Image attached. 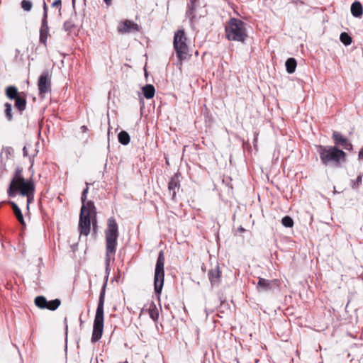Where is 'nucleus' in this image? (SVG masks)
<instances>
[{"mask_svg":"<svg viewBox=\"0 0 363 363\" xmlns=\"http://www.w3.org/2000/svg\"><path fill=\"white\" fill-rule=\"evenodd\" d=\"M35 182L33 175L26 179L23 174V168L17 167L13 174L7 194L9 197H14L17 194L27 198L28 206L34 201Z\"/></svg>","mask_w":363,"mask_h":363,"instance_id":"f257e3e1","label":"nucleus"},{"mask_svg":"<svg viewBox=\"0 0 363 363\" xmlns=\"http://www.w3.org/2000/svg\"><path fill=\"white\" fill-rule=\"evenodd\" d=\"M321 162L325 166L340 167L345 162L347 155L336 146L316 145Z\"/></svg>","mask_w":363,"mask_h":363,"instance_id":"f03ea898","label":"nucleus"},{"mask_svg":"<svg viewBox=\"0 0 363 363\" xmlns=\"http://www.w3.org/2000/svg\"><path fill=\"white\" fill-rule=\"evenodd\" d=\"M106 240V264L109 266L111 259H114L116 252L117 240L119 235L118 225L114 217L107 220V226L105 230Z\"/></svg>","mask_w":363,"mask_h":363,"instance_id":"7ed1b4c3","label":"nucleus"},{"mask_svg":"<svg viewBox=\"0 0 363 363\" xmlns=\"http://www.w3.org/2000/svg\"><path fill=\"white\" fill-rule=\"evenodd\" d=\"M106 285L107 279L104 283L103 287L99 295V303L96 308L93 325V332L91 336L92 342H96L99 341L103 335L104 322V303Z\"/></svg>","mask_w":363,"mask_h":363,"instance_id":"20e7f679","label":"nucleus"},{"mask_svg":"<svg viewBox=\"0 0 363 363\" xmlns=\"http://www.w3.org/2000/svg\"><path fill=\"white\" fill-rule=\"evenodd\" d=\"M225 33L226 38L230 41L244 43L248 37L246 23L235 18H230L226 23Z\"/></svg>","mask_w":363,"mask_h":363,"instance_id":"39448f33","label":"nucleus"},{"mask_svg":"<svg viewBox=\"0 0 363 363\" xmlns=\"http://www.w3.org/2000/svg\"><path fill=\"white\" fill-rule=\"evenodd\" d=\"M173 46L180 65L182 64V61L187 60L191 56V55L189 54V49L187 45V38L184 30H178L175 32Z\"/></svg>","mask_w":363,"mask_h":363,"instance_id":"423d86ee","label":"nucleus"},{"mask_svg":"<svg viewBox=\"0 0 363 363\" xmlns=\"http://www.w3.org/2000/svg\"><path fill=\"white\" fill-rule=\"evenodd\" d=\"M164 262L165 258L163 251H160L156 262L154 275V289L157 294H160L164 285Z\"/></svg>","mask_w":363,"mask_h":363,"instance_id":"0eeeda50","label":"nucleus"},{"mask_svg":"<svg viewBox=\"0 0 363 363\" xmlns=\"http://www.w3.org/2000/svg\"><path fill=\"white\" fill-rule=\"evenodd\" d=\"M6 95L11 99L15 100V108L22 113L26 108V94L24 92H18V89L14 86H9L6 89Z\"/></svg>","mask_w":363,"mask_h":363,"instance_id":"6e6552de","label":"nucleus"},{"mask_svg":"<svg viewBox=\"0 0 363 363\" xmlns=\"http://www.w3.org/2000/svg\"><path fill=\"white\" fill-rule=\"evenodd\" d=\"M50 78L48 71H44L39 77L38 86L39 95L41 98L45 97L46 94L51 92Z\"/></svg>","mask_w":363,"mask_h":363,"instance_id":"1a4fd4ad","label":"nucleus"},{"mask_svg":"<svg viewBox=\"0 0 363 363\" xmlns=\"http://www.w3.org/2000/svg\"><path fill=\"white\" fill-rule=\"evenodd\" d=\"M35 304L40 309L55 311L60 306L61 301L58 298L48 301L45 297L39 296L35 298Z\"/></svg>","mask_w":363,"mask_h":363,"instance_id":"9d476101","label":"nucleus"},{"mask_svg":"<svg viewBox=\"0 0 363 363\" xmlns=\"http://www.w3.org/2000/svg\"><path fill=\"white\" fill-rule=\"evenodd\" d=\"M332 138L334 141L335 146H341L342 148L347 150H352V145L349 140L343 136L340 133L334 131L332 135Z\"/></svg>","mask_w":363,"mask_h":363,"instance_id":"9b49d317","label":"nucleus"},{"mask_svg":"<svg viewBox=\"0 0 363 363\" xmlns=\"http://www.w3.org/2000/svg\"><path fill=\"white\" fill-rule=\"evenodd\" d=\"M180 177L181 174L176 173L170 178L168 183V191L173 201L176 199L177 191L180 189Z\"/></svg>","mask_w":363,"mask_h":363,"instance_id":"f8f14e48","label":"nucleus"},{"mask_svg":"<svg viewBox=\"0 0 363 363\" xmlns=\"http://www.w3.org/2000/svg\"><path fill=\"white\" fill-rule=\"evenodd\" d=\"M91 218L87 215H79V230L81 235L87 236L90 232Z\"/></svg>","mask_w":363,"mask_h":363,"instance_id":"ddd939ff","label":"nucleus"},{"mask_svg":"<svg viewBox=\"0 0 363 363\" xmlns=\"http://www.w3.org/2000/svg\"><path fill=\"white\" fill-rule=\"evenodd\" d=\"M279 281L278 279L268 280L264 278H259L257 288L259 290L269 291L274 286H279Z\"/></svg>","mask_w":363,"mask_h":363,"instance_id":"4468645a","label":"nucleus"},{"mask_svg":"<svg viewBox=\"0 0 363 363\" xmlns=\"http://www.w3.org/2000/svg\"><path fill=\"white\" fill-rule=\"evenodd\" d=\"M82 206L81 208L80 213L82 215H87L91 217H96V210L94 203L92 201H82Z\"/></svg>","mask_w":363,"mask_h":363,"instance_id":"2eb2a0df","label":"nucleus"},{"mask_svg":"<svg viewBox=\"0 0 363 363\" xmlns=\"http://www.w3.org/2000/svg\"><path fill=\"white\" fill-rule=\"evenodd\" d=\"M208 279L212 285H218L220 281L221 271L217 264L215 268L211 269L208 273Z\"/></svg>","mask_w":363,"mask_h":363,"instance_id":"dca6fc26","label":"nucleus"},{"mask_svg":"<svg viewBox=\"0 0 363 363\" xmlns=\"http://www.w3.org/2000/svg\"><path fill=\"white\" fill-rule=\"evenodd\" d=\"M49 34L48 22L45 20H42L41 27L40 29V42L45 45L47 43V39Z\"/></svg>","mask_w":363,"mask_h":363,"instance_id":"f3484780","label":"nucleus"},{"mask_svg":"<svg viewBox=\"0 0 363 363\" xmlns=\"http://www.w3.org/2000/svg\"><path fill=\"white\" fill-rule=\"evenodd\" d=\"M137 26V24L131 22L130 21L126 20L120 24L118 28V30L122 34L127 33L130 32L133 29L136 28Z\"/></svg>","mask_w":363,"mask_h":363,"instance_id":"a211bd4d","label":"nucleus"},{"mask_svg":"<svg viewBox=\"0 0 363 363\" xmlns=\"http://www.w3.org/2000/svg\"><path fill=\"white\" fill-rule=\"evenodd\" d=\"M350 11L352 16L355 18H361L363 15V6L358 1H355L352 4Z\"/></svg>","mask_w":363,"mask_h":363,"instance_id":"6ab92c4d","label":"nucleus"},{"mask_svg":"<svg viewBox=\"0 0 363 363\" xmlns=\"http://www.w3.org/2000/svg\"><path fill=\"white\" fill-rule=\"evenodd\" d=\"M9 204L11 205V208L13 209V213L16 216V217L17 220H18V222L22 225H25V221H24V219H23V214L21 213V209L17 206V204L16 203L13 202V201H9Z\"/></svg>","mask_w":363,"mask_h":363,"instance_id":"aec40b11","label":"nucleus"},{"mask_svg":"<svg viewBox=\"0 0 363 363\" xmlns=\"http://www.w3.org/2000/svg\"><path fill=\"white\" fill-rule=\"evenodd\" d=\"M143 93L144 96L147 99L153 98L155 93L154 86L152 84H146L144 87H143Z\"/></svg>","mask_w":363,"mask_h":363,"instance_id":"412c9836","label":"nucleus"},{"mask_svg":"<svg viewBox=\"0 0 363 363\" xmlns=\"http://www.w3.org/2000/svg\"><path fill=\"white\" fill-rule=\"evenodd\" d=\"M285 65H286V71L288 73L292 74L295 72L297 63H296V60L294 58H293V57L289 58L286 60Z\"/></svg>","mask_w":363,"mask_h":363,"instance_id":"4be33fe9","label":"nucleus"},{"mask_svg":"<svg viewBox=\"0 0 363 363\" xmlns=\"http://www.w3.org/2000/svg\"><path fill=\"white\" fill-rule=\"evenodd\" d=\"M118 138L119 143L123 145H128L130 140V138L128 133L125 130H122L119 133V134L118 135Z\"/></svg>","mask_w":363,"mask_h":363,"instance_id":"5701e85b","label":"nucleus"},{"mask_svg":"<svg viewBox=\"0 0 363 363\" xmlns=\"http://www.w3.org/2000/svg\"><path fill=\"white\" fill-rule=\"evenodd\" d=\"M147 310L150 318L155 321L157 320L159 313L156 305L154 303H151Z\"/></svg>","mask_w":363,"mask_h":363,"instance_id":"b1692460","label":"nucleus"},{"mask_svg":"<svg viewBox=\"0 0 363 363\" xmlns=\"http://www.w3.org/2000/svg\"><path fill=\"white\" fill-rule=\"evenodd\" d=\"M340 40L345 45H350L352 42L350 35H349V34L345 32H343L340 34Z\"/></svg>","mask_w":363,"mask_h":363,"instance_id":"393cba45","label":"nucleus"},{"mask_svg":"<svg viewBox=\"0 0 363 363\" xmlns=\"http://www.w3.org/2000/svg\"><path fill=\"white\" fill-rule=\"evenodd\" d=\"M362 182V174H359L355 180L351 181V186L353 189H357Z\"/></svg>","mask_w":363,"mask_h":363,"instance_id":"a878e982","label":"nucleus"},{"mask_svg":"<svg viewBox=\"0 0 363 363\" xmlns=\"http://www.w3.org/2000/svg\"><path fill=\"white\" fill-rule=\"evenodd\" d=\"M281 223L286 228H291L294 225V220L290 216H286L281 219Z\"/></svg>","mask_w":363,"mask_h":363,"instance_id":"bb28decb","label":"nucleus"},{"mask_svg":"<svg viewBox=\"0 0 363 363\" xmlns=\"http://www.w3.org/2000/svg\"><path fill=\"white\" fill-rule=\"evenodd\" d=\"M11 111H12L11 104L9 103H6L5 104V114L9 121H11L13 118Z\"/></svg>","mask_w":363,"mask_h":363,"instance_id":"cd10ccee","label":"nucleus"},{"mask_svg":"<svg viewBox=\"0 0 363 363\" xmlns=\"http://www.w3.org/2000/svg\"><path fill=\"white\" fill-rule=\"evenodd\" d=\"M21 5V8L26 11H30L33 7L32 2L28 0H23Z\"/></svg>","mask_w":363,"mask_h":363,"instance_id":"c85d7f7f","label":"nucleus"},{"mask_svg":"<svg viewBox=\"0 0 363 363\" xmlns=\"http://www.w3.org/2000/svg\"><path fill=\"white\" fill-rule=\"evenodd\" d=\"M52 6L58 9L60 14H61L62 10V0H55L52 4Z\"/></svg>","mask_w":363,"mask_h":363,"instance_id":"c756f323","label":"nucleus"},{"mask_svg":"<svg viewBox=\"0 0 363 363\" xmlns=\"http://www.w3.org/2000/svg\"><path fill=\"white\" fill-rule=\"evenodd\" d=\"M43 15L42 20L48 21V6H47V4H46V3L45 1L43 2Z\"/></svg>","mask_w":363,"mask_h":363,"instance_id":"7c9ffc66","label":"nucleus"},{"mask_svg":"<svg viewBox=\"0 0 363 363\" xmlns=\"http://www.w3.org/2000/svg\"><path fill=\"white\" fill-rule=\"evenodd\" d=\"M88 192H89V184L86 183V189H84L83 190L82 194V197H81L82 201H85L86 200Z\"/></svg>","mask_w":363,"mask_h":363,"instance_id":"2f4dec72","label":"nucleus"},{"mask_svg":"<svg viewBox=\"0 0 363 363\" xmlns=\"http://www.w3.org/2000/svg\"><path fill=\"white\" fill-rule=\"evenodd\" d=\"M73 26L74 25L70 21H67L64 23V28L66 30H70Z\"/></svg>","mask_w":363,"mask_h":363,"instance_id":"473e14b6","label":"nucleus"},{"mask_svg":"<svg viewBox=\"0 0 363 363\" xmlns=\"http://www.w3.org/2000/svg\"><path fill=\"white\" fill-rule=\"evenodd\" d=\"M358 157L359 160H363V147L359 152Z\"/></svg>","mask_w":363,"mask_h":363,"instance_id":"72a5a7b5","label":"nucleus"},{"mask_svg":"<svg viewBox=\"0 0 363 363\" xmlns=\"http://www.w3.org/2000/svg\"><path fill=\"white\" fill-rule=\"evenodd\" d=\"M81 130L82 133H86L88 130V128L86 125H82L81 127Z\"/></svg>","mask_w":363,"mask_h":363,"instance_id":"f704fd0d","label":"nucleus"},{"mask_svg":"<svg viewBox=\"0 0 363 363\" xmlns=\"http://www.w3.org/2000/svg\"><path fill=\"white\" fill-rule=\"evenodd\" d=\"M23 155H24L25 157H26V156L28 155V151H27V149H26V147H23Z\"/></svg>","mask_w":363,"mask_h":363,"instance_id":"c9c22d12","label":"nucleus"},{"mask_svg":"<svg viewBox=\"0 0 363 363\" xmlns=\"http://www.w3.org/2000/svg\"><path fill=\"white\" fill-rule=\"evenodd\" d=\"M238 231H239L240 233H243V232H245V228H242V227H240V228H238Z\"/></svg>","mask_w":363,"mask_h":363,"instance_id":"e433bc0d","label":"nucleus"},{"mask_svg":"<svg viewBox=\"0 0 363 363\" xmlns=\"http://www.w3.org/2000/svg\"><path fill=\"white\" fill-rule=\"evenodd\" d=\"M105 1V3L108 5H109L111 2V0H104Z\"/></svg>","mask_w":363,"mask_h":363,"instance_id":"4c0bfd02","label":"nucleus"},{"mask_svg":"<svg viewBox=\"0 0 363 363\" xmlns=\"http://www.w3.org/2000/svg\"><path fill=\"white\" fill-rule=\"evenodd\" d=\"M75 0H72V2L74 3Z\"/></svg>","mask_w":363,"mask_h":363,"instance_id":"58836bf2","label":"nucleus"},{"mask_svg":"<svg viewBox=\"0 0 363 363\" xmlns=\"http://www.w3.org/2000/svg\"><path fill=\"white\" fill-rule=\"evenodd\" d=\"M125 363H128V362H125Z\"/></svg>","mask_w":363,"mask_h":363,"instance_id":"ea45409f","label":"nucleus"}]
</instances>
